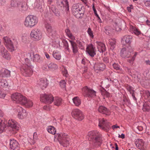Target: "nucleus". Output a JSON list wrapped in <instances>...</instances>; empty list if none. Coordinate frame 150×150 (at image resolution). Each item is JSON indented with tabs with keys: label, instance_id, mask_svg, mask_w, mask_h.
<instances>
[{
	"label": "nucleus",
	"instance_id": "14",
	"mask_svg": "<svg viewBox=\"0 0 150 150\" xmlns=\"http://www.w3.org/2000/svg\"><path fill=\"white\" fill-rule=\"evenodd\" d=\"M133 38L132 36L126 35L122 38L121 42L123 45L129 46H131L130 44Z\"/></svg>",
	"mask_w": 150,
	"mask_h": 150
},
{
	"label": "nucleus",
	"instance_id": "5",
	"mask_svg": "<svg viewBox=\"0 0 150 150\" xmlns=\"http://www.w3.org/2000/svg\"><path fill=\"white\" fill-rule=\"evenodd\" d=\"M33 67L30 64L26 63L22 66L21 69L22 73L23 76L27 77L30 76L32 74V69Z\"/></svg>",
	"mask_w": 150,
	"mask_h": 150
},
{
	"label": "nucleus",
	"instance_id": "16",
	"mask_svg": "<svg viewBox=\"0 0 150 150\" xmlns=\"http://www.w3.org/2000/svg\"><path fill=\"white\" fill-rule=\"evenodd\" d=\"M86 51L89 55L92 57H93L96 54L95 47L92 44L89 45L87 47Z\"/></svg>",
	"mask_w": 150,
	"mask_h": 150
},
{
	"label": "nucleus",
	"instance_id": "7",
	"mask_svg": "<svg viewBox=\"0 0 150 150\" xmlns=\"http://www.w3.org/2000/svg\"><path fill=\"white\" fill-rule=\"evenodd\" d=\"M82 91V93L85 97H94L96 96V92L87 86L83 88Z\"/></svg>",
	"mask_w": 150,
	"mask_h": 150
},
{
	"label": "nucleus",
	"instance_id": "28",
	"mask_svg": "<svg viewBox=\"0 0 150 150\" xmlns=\"http://www.w3.org/2000/svg\"><path fill=\"white\" fill-rule=\"evenodd\" d=\"M34 54V53L33 52L28 53L27 54V57L25 59V63L30 64V59L31 60H33Z\"/></svg>",
	"mask_w": 150,
	"mask_h": 150
},
{
	"label": "nucleus",
	"instance_id": "12",
	"mask_svg": "<svg viewBox=\"0 0 150 150\" xmlns=\"http://www.w3.org/2000/svg\"><path fill=\"white\" fill-rule=\"evenodd\" d=\"M3 40L4 44L8 50L11 52L14 50V48L13 42L10 38L7 37H5L3 38Z\"/></svg>",
	"mask_w": 150,
	"mask_h": 150
},
{
	"label": "nucleus",
	"instance_id": "26",
	"mask_svg": "<svg viewBox=\"0 0 150 150\" xmlns=\"http://www.w3.org/2000/svg\"><path fill=\"white\" fill-rule=\"evenodd\" d=\"M97 46L98 51L100 52H103L106 50V48L105 44L99 42L98 43Z\"/></svg>",
	"mask_w": 150,
	"mask_h": 150
},
{
	"label": "nucleus",
	"instance_id": "60",
	"mask_svg": "<svg viewBox=\"0 0 150 150\" xmlns=\"http://www.w3.org/2000/svg\"><path fill=\"white\" fill-rule=\"evenodd\" d=\"M53 11L56 16H59V12L58 11L57 9H55V10L54 11L53 10Z\"/></svg>",
	"mask_w": 150,
	"mask_h": 150
},
{
	"label": "nucleus",
	"instance_id": "6",
	"mask_svg": "<svg viewBox=\"0 0 150 150\" xmlns=\"http://www.w3.org/2000/svg\"><path fill=\"white\" fill-rule=\"evenodd\" d=\"M133 50L131 46L122 48L121 51L120 55L123 58H128L130 57L133 54Z\"/></svg>",
	"mask_w": 150,
	"mask_h": 150
},
{
	"label": "nucleus",
	"instance_id": "53",
	"mask_svg": "<svg viewBox=\"0 0 150 150\" xmlns=\"http://www.w3.org/2000/svg\"><path fill=\"white\" fill-rule=\"evenodd\" d=\"M104 125V129H103V130H107V129H110V124L108 122H107V121H106L105 123V124Z\"/></svg>",
	"mask_w": 150,
	"mask_h": 150
},
{
	"label": "nucleus",
	"instance_id": "63",
	"mask_svg": "<svg viewBox=\"0 0 150 150\" xmlns=\"http://www.w3.org/2000/svg\"><path fill=\"white\" fill-rule=\"evenodd\" d=\"M103 61L106 63H108L109 62V59L107 57H105L103 59Z\"/></svg>",
	"mask_w": 150,
	"mask_h": 150
},
{
	"label": "nucleus",
	"instance_id": "11",
	"mask_svg": "<svg viewBox=\"0 0 150 150\" xmlns=\"http://www.w3.org/2000/svg\"><path fill=\"white\" fill-rule=\"evenodd\" d=\"M41 31L38 29H35L32 30L30 33L31 37L33 38V39L35 41L40 40L42 37Z\"/></svg>",
	"mask_w": 150,
	"mask_h": 150
},
{
	"label": "nucleus",
	"instance_id": "20",
	"mask_svg": "<svg viewBox=\"0 0 150 150\" xmlns=\"http://www.w3.org/2000/svg\"><path fill=\"white\" fill-rule=\"evenodd\" d=\"M18 108L20 111L18 112V117L21 119L26 118L27 115V113L26 110L21 107H19Z\"/></svg>",
	"mask_w": 150,
	"mask_h": 150
},
{
	"label": "nucleus",
	"instance_id": "9",
	"mask_svg": "<svg viewBox=\"0 0 150 150\" xmlns=\"http://www.w3.org/2000/svg\"><path fill=\"white\" fill-rule=\"evenodd\" d=\"M82 7H79L78 4H74L73 5L72 11L73 15L77 18H80L83 15V13L81 12Z\"/></svg>",
	"mask_w": 150,
	"mask_h": 150
},
{
	"label": "nucleus",
	"instance_id": "52",
	"mask_svg": "<svg viewBox=\"0 0 150 150\" xmlns=\"http://www.w3.org/2000/svg\"><path fill=\"white\" fill-rule=\"evenodd\" d=\"M112 66L113 68L117 70H120L121 69L120 66L117 64L114 63L113 64Z\"/></svg>",
	"mask_w": 150,
	"mask_h": 150
},
{
	"label": "nucleus",
	"instance_id": "34",
	"mask_svg": "<svg viewBox=\"0 0 150 150\" xmlns=\"http://www.w3.org/2000/svg\"><path fill=\"white\" fill-rule=\"evenodd\" d=\"M148 103L145 102L144 103L142 109L144 112H149L150 110V106Z\"/></svg>",
	"mask_w": 150,
	"mask_h": 150
},
{
	"label": "nucleus",
	"instance_id": "51",
	"mask_svg": "<svg viewBox=\"0 0 150 150\" xmlns=\"http://www.w3.org/2000/svg\"><path fill=\"white\" fill-rule=\"evenodd\" d=\"M137 52H135L134 54L133 57H132V58L131 59H129L128 60V62L130 63H132L133 61H134L135 57L137 56Z\"/></svg>",
	"mask_w": 150,
	"mask_h": 150
},
{
	"label": "nucleus",
	"instance_id": "61",
	"mask_svg": "<svg viewBox=\"0 0 150 150\" xmlns=\"http://www.w3.org/2000/svg\"><path fill=\"white\" fill-rule=\"evenodd\" d=\"M6 96V94L3 93L1 91V89L0 88V98H3Z\"/></svg>",
	"mask_w": 150,
	"mask_h": 150
},
{
	"label": "nucleus",
	"instance_id": "49",
	"mask_svg": "<svg viewBox=\"0 0 150 150\" xmlns=\"http://www.w3.org/2000/svg\"><path fill=\"white\" fill-rule=\"evenodd\" d=\"M104 32L107 35H109L110 31V28L109 26H107L104 27Z\"/></svg>",
	"mask_w": 150,
	"mask_h": 150
},
{
	"label": "nucleus",
	"instance_id": "36",
	"mask_svg": "<svg viewBox=\"0 0 150 150\" xmlns=\"http://www.w3.org/2000/svg\"><path fill=\"white\" fill-rule=\"evenodd\" d=\"M58 68L57 65L53 63H51L49 64V68L51 71H54Z\"/></svg>",
	"mask_w": 150,
	"mask_h": 150
},
{
	"label": "nucleus",
	"instance_id": "46",
	"mask_svg": "<svg viewBox=\"0 0 150 150\" xmlns=\"http://www.w3.org/2000/svg\"><path fill=\"white\" fill-rule=\"evenodd\" d=\"M146 127V125L144 123H142L141 125L138 126L137 127L139 131H142L144 128Z\"/></svg>",
	"mask_w": 150,
	"mask_h": 150
},
{
	"label": "nucleus",
	"instance_id": "35",
	"mask_svg": "<svg viewBox=\"0 0 150 150\" xmlns=\"http://www.w3.org/2000/svg\"><path fill=\"white\" fill-rule=\"evenodd\" d=\"M48 132L53 134H55L56 132V130L55 128L52 126H49L47 129Z\"/></svg>",
	"mask_w": 150,
	"mask_h": 150
},
{
	"label": "nucleus",
	"instance_id": "41",
	"mask_svg": "<svg viewBox=\"0 0 150 150\" xmlns=\"http://www.w3.org/2000/svg\"><path fill=\"white\" fill-rule=\"evenodd\" d=\"M101 95L104 97L108 98L110 96V93H109L105 89H104L103 91H101Z\"/></svg>",
	"mask_w": 150,
	"mask_h": 150
},
{
	"label": "nucleus",
	"instance_id": "30",
	"mask_svg": "<svg viewBox=\"0 0 150 150\" xmlns=\"http://www.w3.org/2000/svg\"><path fill=\"white\" fill-rule=\"evenodd\" d=\"M53 101L54 105L57 106L60 105L62 103V99L59 97H55Z\"/></svg>",
	"mask_w": 150,
	"mask_h": 150
},
{
	"label": "nucleus",
	"instance_id": "44",
	"mask_svg": "<svg viewBox=\"0 0 150 150\" xmlns=\"http://www.w3.org/2000/svg\"><path fill=\"white\" fill-rule=\"evenodd\" d=\"M77 43L78 45V47L81 50H83L84 47H83V45L84 44V43L83 42H81L80 40H77Z\"/></svg>",
	"mask_w": 150,
	"mask_h": 150
},
{
	"label": "nucleus",
	"instance_id": "31",
	"mask_svg": "<svg viewBox=\"0 0 150 150\" xmlns=\"http://www.w3.org/2000/svg\"><path fill=\"white\" fill-rule=\"evenodd\" d=\"M116 40L114 39H111L109 40V44L110 46V49L113 50L116 46Z\"/></svg>",
	"mask_w": 150,
	"mask_h": 150
},
{
	"label": "nucleus",
	"instance_id": "25",
	"mask_svg": "<svg viewBox=\"0 0 150 150\" xmlns=\"http://www.w3.org/2000/svg\"><path fill=\"white\" fill-rule=\"evenodd\" d=\"M47 79L43 78H41L40 79V81L38 82V84L42 89H43L46 87L47 85Z\"/></svg>",
	"mask_w": 150,
	"mask_h": 150
},
{
	"label": "nucleus",
	"instance_id": "64",
	"mask_svg": "<svg viewBox=\"0 0 150 150\" xmlns=\"http://www.w3.org/2000/svg\"><path fill=\"white\" fill-rule=\"evenodd\" d=\"M144 4L145 6H150V1H146L144 3Z\"/></svg>",
	"mask_w": 150,
	"mask_h": 150
},
{
	"label": "nucleus",
	"instance_id": "47",
	"mask_svg": "<svg viewBox=\"0 0 150 150\" xmlns=\"http://www.w3.org/2000/svg\"><path fill=\"white\" fill-rule=\"evenodd\" d=\"M144 93L145 94V98L147 99L148 101H150V93L149 91L148 90L146 91Z\"/></svg>",
	"mask_w": 150,
	"mask_h": 150
},
{
	"label": "nucleus",
	"instance_id": "13",
	"mask_svg": "<svg viewBox=\"0 0 150 150\" xmlns=\"http://www.w3.org/2000/svg\"><path fill=\"white\" fill-rule=\"evenodd\" d=\"M3 40L4 44L8 50L11 52L14 50V48L13 42L10 38L7 37H5L3 38Z\"/></svg>",
	"mask_w": 150,
	"mask_h": 150
},
{
	"label": "nucleus",
	"instance_id": "43",
	"mask_svg": "<svg viewBox=\"0 0 150 150\" xmlns=\"http://www.w3.org/2000/svg\"><path fill=\"white\" fill-rule=\"evenodd\" d=\"M123 100L122 103L123 105L125 104H129L130 103V102L129 100L127 99L125 96H124L123 97Z\"/></svg>",
	"mask_w": 150,
	"mask_h": 150
},
{
	"label": "nucleus",
	"instance_id": "45",
	"mask_svg": "<svg viewBox=\"0 0 150 150\" xmlns=\"http://www.w3.org/2000/svg\"><path fill=\"white\" fill-rule=\"evenodd\" d=\"M8 86V84L6 80H3L0 82V86L5 87Z\"/></svg>",
	"mask_w": 150,
	"mask_h": 150
},
{
	"label": "nucleus",
	"instance_id": "21",
	"mask_svg": "<svg viewBox=\"0 0 150 150\" xmlns=\"http://www.w3.org/2000/svg\"><path fill=\"white\" fill-rule=\"evenodd\" d=\"M98 111L99 112L106 115H109L110 114L109 110L105 106L102 105L99 107Z\"/></svg>",
	"mask_w": 150,
	"mask_h": 150
},
{
	"label": "nucleus",
	"instance_id": "57",
	"mask_svg": "<svg viewBox=\"0 0 150 150\" xmlns=\"http://www.w3.org/2000/svg\"><path fill=\"white\" fill-rule=\"evenodd\" d=\"M127 88L130 94L134 92V91L132 89V87L130 86H127Z\"/></svg>",
	"mask_w": 150,
	"mask_h": 150
},
{
	"label": "nucleus",
	"instance_id": "59",
	"mask_svg": "<svg viewBox=\"0 0 150 150\" xmlns=\"http://www.w3.org/2000/svg\"><path fill=\"white\" fill-rule=\"evenodd\" d=\"M42 69L44 70H49V65L48 66L47 65L45 64L43 65L42 67Z\"/></svg>",
	"mask_w": 150,
	"mask_h": 150
},
{
	"label": "nucleus",
	"instance_id": "42",
	"mask_svg": "<svg viewBox=\"0 0 150 150\" xmlns=\"http://www.w3.org/2000/svg\"><path fill=\"white\" fill-rule=\"evenodd\" d=\"M33 61L37 62H40L41 61V59L39 55L38 54H34Z\"/></svg>",
	"mask_w": 150,
	"mask_h": 150
},
{
	"label": "nucleus",
	"instance_id": "29",
	"mask_svg": "<svg viewBox=\"0 0 150 150\" xmlns=\"http://www.w3.org/2000/svg\"><path fill=\"white\" fill-rule=\"evenodd\" d=\"M21 1V0H11L10 5L12 7L17 8Z\"/></svg>",
	"mask_w": 150,
	"mask_h": 150
},
{
	"label": "nucleus",
	"instance_id": "58",
	"mask_svg": "<svg viewBox=\"0 0 150 150\" xmlns=\"http://www.w3.org/2000/svg\"><path fill=\"white\" fill-rule=\"evenodd\" d=\"M63 43L66 49L67 50L69 51V46L67 42V41H64Z\"/></svg>",
	"mask_w": 150,
	"mask_h": 150
},
{
	"label": "nucleus",
	"instance_id": "15",
	"mask_svg": "<svg viewBox=\"0 0 150 150\" xmlns=\"http://www.w3.org/2000/svg\"><path fill=\"white\" fill-rule=\"evenodd\" d=\"M10 128V130L16 132L19 129L18 125V123L13 120H9L8 122V125Z\"/></svg>",
	"mask_w": 150,
	"mask_h": 150
},
{
	"label": "nucleus",
	"instance_id": "4",
	"mask_svg": "<svg viewBox=\"0 0 150 150\" xmlns=\"http://www.w3.org/2000/svg\"><path fill=\"white\" fill-rule=\"evenodd\" d=\"M38 21V19L36 16L29 15L26 18L24 24L27 27L32 28L37 23Z\"/></svg>",
	"mask_w": 150,
	"mask_h": 150
},
{
	"label": "nucleus",
	"instance_id": "33",
	"mask_svg": "<svg viewBox=\"0 0 150 150\" xmlns=\"http://www.w3.org/2000/svg\"><path fill=\"white\" fill-rule=\"evenodd\" d=\"M73 103L77 106H79L81 104V101L80 98L78 97H75L73 99Z\"/></svg>",
	"mask_w": 150,
	"mask_h": 150
},
{
	"label": "nucleus",
	"instance_id": "55",
	"mask_svg": "<svg viewBox=\"0 0 150 150\" xmlns=\"http://www.w3.org/2000/svg\"><path fill=\"white\" fill-rule=\"evenodd\" d=\"M87 32L89 34V35L92 38H93V34L92 31L91 29L90 28H88Z\"/></svg>",
	"mask_w": 150,
	"mask_h": 150
},
{
	"label": "nucleus",
	"instance_id": "2",
	"mask_svg": "<svg viewBox=\"0 0 150 150\" xmlns=\"http://www.w3.org/2000/svg\"><path fill=\"white\" fill-rule=\"evenodd\" d=\"M88 139L93 142V148L100 146L102 142L101 135L97 131H92L89 132Z\"/></svg>",
	"mask_w": 150,
	"mask_h": 150
},
{
	"label": "nucleus",
	"instance_id": "18",
	"mask_svg": "<svg viewBox=\"0 0 150 150\" xmlns=\"http://www.w3.org/2000/svg\"><path fill=\"white\" fill-rule=\"evenodd\" d=\"M45 27L47 31L48 34L50 36L53 37L55 35V31L52 28L50 24L47 23H46L45 24Z\"/></svg>",
	"mask_w": 150,
	"mask_h": 150
},
{
	"label": "nucleus",
	"instance_id": "37",
	"mask_svg": "<svg viewBox=\"0 0 150 150\" xmlns=\"http://www.w3.org/2000/svg\"><path fill=\"white\" fill-rule=\"evenodd\" d=\"M53 56L57 60L60 59L61 56L60 53L59 52H54L53 53Z\"/></svg>",
	"mask_w": 150,
	"mask_h": 150
},
{
	"label": "nucleus",
	"instance_id": "32",
	"mask_svg": "<svg viewBox=\"0 0 150 150\" xmlns=\"http://www.w3.org/2000/svg\"><path fill=\"white\" fill-rule=\"evenodd\" d=\"M3 72L1 73V76L3 77H8L10 76V71L6 69H3Z\"/></svg>",
	"mask_w": 150,
	"mask_h": 150
},
{
	"label": "nucleus",
	"instance_id": "23",
	"mask_svg": "<svg viewBox=\"0 0 150 150\" xmlns=\"http://www.w3.org/2000/svg\"><path fill=\"white\" fill-rule=\"evenodd\" d=\"M106 68L105 65L102 63H98L94 65V68L99 71H103Z\"/></svg>",
	"mask_w": 150,
	"mask_h": 150
},
{
	"label": "nucleus",
	"instance_id": "39",
	"mask_svg": "<svg viewBox=\"0 0 150 150\" xmlns=\"http://www.w3.org/2000/svg\"><path fill=\"white\" fill-rule=\"evenodd\" d=\"M61 4L64 6H65L67 11L69 10V6L67 0H64L61 1Z\"/></svg>",
	"mask_w": 150,
	"mask_h": 150
},
{
	"label": "nucleus",
	"instance_id": "10",
	"mask_svg": "<svg viewBox=\"0 0 150 150\" xmlns=\"http://www.w3.org/2000/svg\"><path fill=\"white\" fill-rule=\"evenodd\" d=\"M40 101L48 104H51L54 100V98L52 94H42L40 95Z\"/></svg>",
	"mask_w": 150,
	"mask_h": 150
},
{
	"label": "nucleus",
	"instance_id": "62",
	"mask_svg": "<svg viewBox=\"0 0 150 150\" xmlns=\"http://www.w3.org/2000/svg\"><path fill=\"white\" fill-rule=\"evenodd\" d=\"M6 0H0V5L4 6L6 4Z\"/></svg>",
	"mask_w": 150,
	"mask_h": 150
},
{
	"label": "nucleus",
	"instance_id": "56",
	"mask_svg": "<svg viewBox=\"0 0 150 150\" xmlns=\"http://www.w3.org/2000/svg\"><path fill=\"white\" fill-rule=\"evenodd\" d=\"M93 10L94 11V13H95V15L98 18V20H101V19L100 17H99L98 15V14L96 10L94 7V5H93Z\"/></svg>",
	"mask_w": 150,
	"mask_h": 150
},
{
	"label": "nucleus",
	"instance_id": "38",
	"mask_svg": "<svg viewBox=\"0 0 150 150\" xmlns=\"http://www.w3.org/2000/svg\"><path fill=\"white\" fill-rule=\"evenodd\" d=\"M106 121H105L104 119L99 120L98 126L103 129H104Z\"/></svg>",
	"mask_w": 150,
	"mask_h": 150
},
{
	"label": "nucleus",
	"instance_id": "27",
	"mask_svg": "<svg viewBox=\"0 0 150 150\" xmlns=\"http://www.w3.org/2000/svg\"><path fill=\"white\" fill-rule=\"evenodd\" d=\"M17 8L19 9V11L21 12H23L25 11L28 9V7L25 4V3L23 2L22 1Z\"/></svg>",
	"mask_w": 150,
	"mask_h": 150
},
{
	"label": "nucleus",
	"instance_id": "40",
	"mask_svg": "<svg viewBox=\"0 0 150 150\" xmlns=\"http://www.w3.org/2000/svg\"><path fill=\"white\" fill-rule=\"evenodd\" d=\"M6 123L1 120L0 121V133L2 132L6 126Z\"/></svg>",
	"mask_w": 150,
	"mask_h": 150
},
{
	"label": "nucleus",
	"instance_id": "48",
	"mask_svg": "<svg viewBox=\"0 0 150 150\" xmlns=\"http://www.w3.org/2000/svg\"><path fill=\"white\" fill-rule=\"evenodd\" d=\"M65 32L67 36L69 38H71L73 37V35L72 34L70 30L68 28L66 29L65 30Z\"/></svg>",
	"mask_w": 150,
	"mask_h": 150
},
{
	"label": "nucleus",
	"instance_id": "50",
	"mask_svg": "<svg viewBox=\"0 0 150 150\" xmlns=\"http://www.w3.org/2000/svg\"><path fill=\"white\" fill-rule=\"evenodd\" d=\"M66 83L64 80H62L59 82V85L62 88H65L66 87Z\"/></svg>",
	"mask_w": 150,
	"mask_h": 150
},
{
	"label": "nucleus",
	"instance_id": "3",
	"mask_svg": "<svg viewBox=\"0 0 150 150\" xmlns=\"http://www.w3.org/2000/svg\"><path fill=\"white\" fill-rule=\"evenodd\" d=\"M55 137L57 139L59 143L64 147H67L69 144L70 138L69 136L64 133L57 134L55 135Z\"/></svg>",
	"mask_w": 150,
	"mask_h": 150
},
{
	"label": "nucleus",
	"instance_id": "54",
	"mask_svg": "<svg viewBox=\"0 0 150 150\" xmlns=\"http://www.w3.org/2000/svg\"><path fill=\"white\" fill-rule=\"evenodd\" d=\"M133 32L136 35H139L141 33V32L138 29H137L136 28H134L133 29Z\"/></svg>",
	"mask_w": 150,
	"mask_h": 150
},
{
	"label": "nucleus",
	"instance_id": "19",
	"mask_svg": "<svg viewBox=\"0 0 150 150\" xmlns=\"http://www.w3.org/2000/svg\"><path fill=\"white\" fill-rule=\"evenodd\" d=\"M0 51V54L3 57L7 60H9L10 59L9 54L7 52V51L4 47L2 46L1 47Z\"/></svg>",
	"mask_w": 150,
	"mask_h": 150
},
{
	"label": "nucleus",
	"instance_id": "1",
	"mask_svg": "<svg viewBox=\"0 0 150 150\" xmlns=\"http://www.w3.org/2000/svg\"><path fill=\"white\" fill-rule=\"evenodd\" d=\"M11 98L16 103L25 105L27 107H31L33 105V103L31 100H27L25 96L19 93H15L13 94Z\"/></svg>",
	"mask_w": 150,
	"mask_h": 150
},
{
	"label": "nucleus",
	"instance_id": "17",
	"mask_svg": "<svg viewBox=\"0 0 150 150\" xmlns=\"http://www.w3.org/2000/svg\"><path fill=\"white\" fill-rule=\"evenodd\" d=\"M10 146L11 149L13 150H19L20 145L16 140L13 139H10Z\"/></svg>",
	"mask_w": 150,
	"mask_h": 150
},
{
	"label": "nucleus",
	"instance_id": "8",
	"mask_svg": "<svg viewBox=\"0 0 150 150\" xmlns=\"http://www.w3.org/2000/svg\"><path fill=\"white\" fill-rule=\"evenodd\" d=\"M71 114L74 118L78 120L81 121L84 118L82 112L78 109H73L71 112Z\"/></svg>",
	"mask_w": 150,
	"mask_h": 150
},
{
	"label": "nucleus",
	"instance_id": "24",
	"mask_svg": "<svg viewBox=\"0 0 150 150\" xmlns=\"http://www.w3.org/2000/svg\"><path fill=\"white\" fill-rule=\"evenodd\" d=\"M69 42H70L73 53L74 54L77 53L78 52L77 45L75 42L73 41L69 40Z\"/></svg>",
	"mask_w": 150,
	"mask_h": 150
},
{
	"label": "nucleus",
	"instance_id": "22",
	"mask_svg": "<svg viewBox=\"0 0 150 150\" xmlns=\"http://www.w3.org/2000/svg\"><path fill=\"white\" fill-rule=\"evenodd\" d=\"M136 145L137 147L140 150H144L146 148L144 142L142 139H138V141L135 142Z\"/></svg>",
	"mask_w": 150,
	"mask_h": 150
}]
</instances>
